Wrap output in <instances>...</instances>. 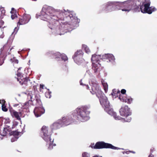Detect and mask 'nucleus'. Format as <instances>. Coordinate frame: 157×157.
Wrapping results in <instances>:
<instances>
[{"mask_svg":"<svg viewBox=\"0 0 157 157\" xmlns=\"http://www.w3.org/2000/svg\"><path fill=\"white\" fill-rule=\"evenodd\" d=\"M80 84H81V85H82V81H80Z\"/></svg>","mask_w":157,"mask_h":157,"instance_id":"58836bf2","label":"nucleus"},{"mask_svg":"<svg viewBox=\"0 0 157 157\" xmlns=\"http://www.w3.org/2000/svg\"><path fill=\"white\" fill-rule=\"evenodd\" d=\"M19 82H20V83H21V81H19Z\"/></svg>","mask_w":157,"mask_h":157,"instance_id":"c03bdc74","label":"nucleus"},{"mask_svg":"<svg viewBox=\"0 0 157 157\" xmlns=\"http://www.w3.org/2000/svg\"><path fill=\"white\" fill-rule=\"evenodd\" d=\"M66 13H67V12H66ZM68 13H66V15H65V16H67V14H68Z\"/></svg>","mask_w":157,"mask_h":157,"instance_id":"ea45409f","label":"nucleus"},{"mask_svg":"<svg viewBox=\"0 0 157 157\" xmlns=\"http://www.w3.org/2000/svg\"><path fill=\"white\" fill-rule=\"evenodd\" d=\"M12 42V39L10 40V39H9L7 43L5 44L3 46V48L6 49H13V47H12L10 48V44Z\"/></svg>","mask_w":157,"mask_h":157,"instance_id":"4468645a","label":"nucleus"},{"mask_svg":"<svg viewBox=\"0 0 157 157\" xmlns=\"http://www.w3.org/2000/svg\"><path fill=\"white\" fill-rule=\"evenodd\" d=\"M41 135L43 139L46 141L50 140V133L48 127L44 126L41 128Z\"/></svg>","mask_w":157,"mask_h":157,"instance_id":"1a4fd4ad","label":"nucleus"},{"mask_svg":"<svg viewBox=\"0 0 157 157\" xmlns=\"http://www.w3.org/2000/svg\"><path fill=\"white\" fill-rule=\"evenodd\" d=\"M58 54L61 57V58L64 61H66L67 60V57L65 54H62L60 55L59 54V53H58Z\"/></svg>","mask_w":157,"mask_h":157,"instance_id":"a211bd4d","label":"nucleus"},{"mask_svg":"<svg viewBox=\"0 0 157 157\" xmlns=\"http://www.w3.org/2000/svg\"><path fill=\"white\" fill-rule=\"evenodd\" d=\"M34 112L35 116L38 117L44 113L45 110L42 107H37L35 108Z\"/></svg>","mask_w":157,"mask_h":157,"instance_id":"9b49d317","label":"nucleus"},{"mask_svg":"<svg viewBox=\"0 0 157 157\" xmlns=\"http://www.w3.org/2000/svg\"><path fill=\"white\" fill-rule=\"evenodd\" d=\"M151 2L150 0H130L122 3L114 2H109L105 6L106 11H111L116 8L118 5L124 6L125 8L122 9V11L129 12L132 10L134 12H140L143 13L151 14L155 10V8L150 7Z\"/></svg>","mask_w":157,"mask_h":157,"instance_id":"f257e3e1","label":"nucleus"},{"mask_svg":"<svg viewBox=\"0 0 157 157\" xmlns=\"http://www.w3.org/2000/svg\"><path fill=\"white\" fill-rule=\"evenodd\" d=\"M101 59V56L96 54L92 55L91 60L92 62L93 69L97 70L100 67V65L99 61Z\"/></svg>","mask_w":157,"mask_h":157,"instance_id":"423d86ee","label":"nucleus"},{"mask_svg":"<svg viewBox=\"0 0 157 157\" xmlns=\"http://www.w3.org/2000/svg\"><path fill=\"white\" fill-rule=\"evenodd\" d=\"M103 148H110L113 149H118L117 147H114L111 144L105 143L103 142H98L96 143L94 149H100Z\"/></svg>","mask_w":157,"mask_h":157,"instance_id":"6e6552de","label":"nucleus"},{"mask_svg":"<svg viewBox=\"0 0 157 157\" xmlns=\"http://www.w3.org/2000/svg\"><path fill=\"white\" fill-rule=\"evenodd\" d=\"M2 110L5 112H6L7 111V109L6 108V106L5 104H2Z\"/></svg>","mask_w":157,"mask_h":157,"instance_id":"412c9836","label":"nucleus"},{"mask_svg":"<svg viewBox=\"0 0 157 157\" xmlns=\"http://www.w3.org/2000/svg\"><path fill=\"white\" fill-rule=\"evenodd\" d=\"M100 101L101 105L105 108L109 106V102L107 101V98L104 95L102 96L100 99Z\"/></svg>","mask_w":157,"mask_h":157,"instance_id":"ddd939ff","label":"nucleus"},{"mask_svg":"<svg viewBox=\"0 0 157 157\" xmlns=\"http://www.w3.org/2000/svg\"><path fill=\"white\" fill-rule=\"evenodd\" d=\"M102 85L104 87V90H105V92H106L108 88V86L107 83L105 82H103Z\"/></svg>","mask_w":157,"mask_h":157,"instance_id":"aec40b11","label":"nucleus"},{"mask_svg":"<svg viewBox=\"0 0 157 157\" xmlns=\"http://www.w3.org/2000/svg\"><path fill=\"white\" fill-rule=\"evenodd\" d=\"M5 101L4 100H0V103L1 104H4Z\"/></svg>","mask_w":157,"mask_h":157,"instance_id":"2f4dec72","label":"nucleus"},{"mask_svg":"<svg viewBox=\"0 0 157 157\" xmlns=\"http://www.w3.org/2000/svg\"><path fill=\"white\" fill-rule=\"evenodd\" d=\"M105 110L111 116H113L116 120H121V117L119 116L116 117V113L113 111V110L112 109H109V106L108 107L105 108Z\"/></svg>","mask_w":157,"mask_h":157,"instance_id":"f8f14e48","label":"nucleus"},{"mask_svg":"<svg viewBox=\"0 0 157 157\" xmlns=\"http://www.w3.org/2000/svg\"><path fill=\"white\" fill-rule=\"evenodd\" d=\"M119 91L117 90L114 89L112 91V92L111 93V94L113 98H116L117 96V94L118 92H119Z\"/></svg>","mask_w":157,"mask_h":157,"instance_id":"dca6fc26","label":"nucleus"},{"mask_svg":"<svg viewBox=\"0 0 157 157\" xmlns=\"http://www.w3.org/2000/svg\"><path fill=\"white\" fill-rule=\"evenodd\" d=\"M13 14H12L11 15V18L12 19H13L17 17V13H14Z\"/></svg>","mask_w":157,"mask_h":157,"instance_id":"b1692460","label":"nucleus"},{"mask_svg":"<svg viewBox=\"0 0 157 157\" xmlns=\"http://www.w3.org/2000/svg\"><path fill=\"white\" fill-rule=\"evenodd\" d=\"M10 12L12 14L14 13H17L16 11L13 8H12L11 11Z\"/></svg>","mask_w":157,"mask_h":157,"instance_id":"393cba45","label":"nucleus"},{"mask_svg":"<svg viewBox=\"0 0 157 157\" xmlns=\"http://www.w3.org/2000/svg\"><path fill=\"white\" fill-rule=\"evenodd\" d=\"M12 114L17 119H20V113H19L18 112L14 111L12 113Z\"/></svg>","mask_w":157,"mask_h":157,"instance_id":"f3484780","label":"nucleus"},{"mask_svg":"<svg viewBox=\"0 0 157 157\" xmlns=\"http://www.w3.org/2000/svg\"><path fill=\"white\" fill-rule=\"evenodd\" d=\"M13 137H12V139H11V141L12 142H14L15 141L17 140L18 138V137L17 136H12Z\"/></svg>","mask_w":157,"mask_h":157,"instance_id":"4be33fe9","label":"nucleus"},{"mask_svg":"<svg viewBox=\"0 0 157 157\" xmlns=\"http://www.w3.org/2000/svg\"><path fill=\"white\" fill-rule=\"evenodd\" d=\"M4 22L1 19V17H0V27L2 25H3Z\"/></svg>","mask_w":157,"mask_h":157,"instance_id":"c85d7f7f","label":"nucleus"},{"mask_svg":"<svg viewBox=\"0 0 157 157\" xmlns=\"http://www.w3.org/2000/svg\"><path fill=\"white\" fill-rule=\"evenodd\" d=\"M18 105H19V107H21V108L25 109L26 108V107L25 105L24 106H23L21 104H19L18 105H15V106H17Z\"/></svg>","mask_w":157,"mask_h":157,"instance_id":"a878e982","label":"nucleus"},{"mask_svg":"<svg viewBox=\"0 0 157 157\" xmlns=\"http://www.w3.org/2000/svg\"><path fill=\"white\" fill-rule=\"evenodd\" d=\"M107 57L109 61L113 62L114 61L115 59L114 56L112 54H108L107 55Z\"/></svg>","mask_w":157,"mask_h":157,"instance_id":"2eb2a0df","label":"nucleus"},{"mask_svg":"<svg viewBox=\"0 0 157 157\" xmlns=\"http://www.w3.org/2000/svg\"><path fill=\"white\" fill-rule=\"evenodd\" d=\"M149 157H154V155L152 154H151L149 156Z\"/></svg>","mask_w":157,"mask_h":157,"instance_id":"72a5a7b5","label":"nucleus"},{"mask_svg":"<svg viewBox=\"0 0 157 157\" xmlns=\"http://www.w3.org/2000/svg\"><path fill=\"white\" fill-rule=\"evenodd\" d=\"M17 75L19 77H20L21 76V74L19 72H18L17 73Z\"/></svg>","mask_w":157,"mask_h":157,"instance_id":"473e14b6","label":"nucleus"},{"mask_svg":"<svg viewBox=\"0 0 157 157\" xmlns=\"http://www.w3.org/2000/svg\"><path fill=\"white\" fill-rule=\"evenodd\" d=\"M95 146L96 144L94 145V143H92L90 145V147H91L92 148L94 149V147H95Z\"/></svg>","mask_w":157,"mask_h":157,"instance_id":"c756f323","label":"nucleus"},{"mask_svg":"<svg viewBox=\"0 0 157 157\" xmlns=\"http://www.w3.org/2000/svg\"><path fill=\"white\" fill-rule=\"evenodd\" d=\"M36 17H37V18H38V17H37V14L36 15Z\"/></svg>","mask_w":157,"mask_h":157,"instance_id":"a19ab883","label":"nucleus"},{"mask_svg":"<svg viewBox=\"0 0 157 157\" xmlns=\"http://www.w3.org/2000/svg\"><path fill=\"white\" fill-rule=\"evenodd\" d=\"M54 10L51 9H48L46 10V12L42 10L41 11L40 14L39 15L40 18L41 20L48 21V26L49 27V22L53 19V16Z\"/></svg>","mask_w":157,"mask_h":157,"instance_id":"20e7f679","label":"nucleus"},{"mask_svg":"<svg viewBox=\"0 0 157 157\" xmlns=\"http://www.w3.org/2000/svg\"><path fill=\"white\" fill-rule=\"evenodd\" d=\"M10 61L13 63V65L15 63H18V60L16 59L14 57L11 59Z\"/></svg>","mask_w":157,"mask_h":157,"instance_id":"6ab92c4d","label":"nucleus"},{"mask_svg":"<svg viewBox=\"0 0 157 157\" xmlns=\"http://www.w3.org/2000/svg\"><path fill=\"white\" fill-rule=\"evenodd\" d=\"M45 96L47 98H50L51 97L50 93H46L45 94Z\"/></svg>","mask_w":157,"mask_h":157,"instance_id":"bb28decb","label":"nucleus"},{"mask_svg":"<svg viewBox=\"0 0 157 157\" xmlns=\"http://www.w3.org/2000/svg\"><path fill=\"white\" fill-rule=\"evenodd\" d=\"M94 157H102L101 156L98 155H95L94 156Z\"/></svg>","mask_w":157,"mask_h":157,"instance_id":"c9c22d12","label":"nucleus"},{"mask_svg":"<svg viewBox=\"0 0 157 157\" xmlns=\"http://www.w3.org/2000/svg\"><path fill=\"white\" fill-rule=\"evenodd\" d=\"M126 90L124 89H122L121 91V93L124 94L126 93Z\"/></svg>","mask_w":157,"mask_h":157,"instance_id":"7c9ffc66","label":"nucleus"},{"mask_svg":"<svg viewBox=\"0 0 157 157\" xmlns=\"http://www.w3.org/2000/svg\"><path fill=\"white\" fill-rule=\"evenodd\" d=\"M76 111L77 113V118L80 121L84 122L89 119L90 117L88 116L90 113L89 112L83 111L82 109L80 108H77Z\"/></svg>","mask_w":157,"mask_h":157,"instance_id":"39448f33","label":"nucleus"},{"mask_svg":"<svg viewBox=\"0 0 157 157\" xmlns=\"http://www.w3.org/2000/svg\"><path fill=\"white\" fill-rule=\"evenodd\" d=\"M31 18V17L30 15L24 14L19 18V21L17 23V26L26 24L28 23Z\"/></svg>","mask_w":157,"mask_h":157,"instance_id":"0eeeda50","label":"nucleus"},{"mask_svg":"<svg viewBox=\"0 0 157 157\" xmlns=\"http://www.w3.org/2000/svg\"><path fill=\"white\" fill-rule=\"evenodd\" d=\"M82 157H89L90 155L86 153V152H84L82 154Z\"/></svg>","mask_w":157,"mask_h":157,"instance_id":"5701e85b","label":"nucleus"},{"mask_svg":"<svg viewBox=\"0 0 157 157\" xmlns=\"http://www.w3.org/2000/svg\"><path fill=\"white\" fill-rule=\"evenodd\" d=\"M88 47L85 44H83L82 46V49H88Z\"/></svg>","mask_w":157,"mask_h":157,"instance_id":"cd10ccee","label":"nucleus"},{"mask_svg":"<svg viewBox=\"0 0 157 157\" xmlns=\"http://www.w3.org/2000/svg\"><path fill=\"white\" fill-rule=\"evenodd\" d=\"M44 86L42 85H40V88H43Z\"/></svg>","mask_w":157,"mask_h":157,"instance_id":"e433bc0d","label":"nucleus"},{"mask_svg":"<svg viewBox=\"0 0 157 157\" xmlns=\"http://www.w3.org/2000/svg\"><path fill=\"white\" fill-rule=\"evenodd\" d=\"M18 81H19V80H20V78H18Z\"/></svg>","mask_w":157,"mask_h":157,"instance_id":"37998d69","label":"nucleus"},{"mask_svg":"<svg viewBox=\"0 0 157 157\" xmlns=\"http://www.w3.org/2000/svg\"><path fill=\"white\" fill-rule=\"evenodd\" d=\"M119 99L122 101L128 104H131L133 101V99L130 96H127L126 95H121L119 97Z\"/></svg>","mask_w":157,"mask_h":157,"instance_id":"9d476101","label":"nucleus"},{"mask_svg":"<svg viewBox=\"0 0 157 157\" xmlns=\"http://www.w3.org/2000/svg\"><path fill=\"white\" fill-rule=\"evenodd\" d=\"M0 37L1 38H3V34H2V35H1Z\"/></svg>","mask_w":157,"mask_h":157,"instance_id":"4c0bfd02","label":"nucleus"},{"mask_svg":"<svg viewBox=\"0 0 157 157\" xmlns=\"http://www.w3.org/2000/svg\"><path fill=\"white\" fill-rule=\"evenodd\" d=\"M56 145L55 144H53V146H55Z\"/></svg>","mask_w":157,"mask_h":157,"instance_id":"79ce46f5","label":"nucleus"},{"mask_svg":"<svg viewBox=\"0 0 157 157\" xmlns=\"http://www.w3.org/2000/svg\"><path fill=\"white\" fill-rule=\"evenodd\" d=\"M120 113L121 116L124 117V118H122L121 120L123 122H129L131 121V118L130 116L132 113L130 108L127 106L122 107L120 110Z\"/></svg>","mask_w":157,"mask_h":157,"instance_id":"7ed1b4c3","label":"nucleus"},{"mask_svg":"<svg viewBox=\"0 0 157 157\" xmlns=\"http://www.w3.org/2000/svg\"><path fill=\"white\" fill-rule=\"evenodd\" d=\"M52 144H50V146H49V147L51 149L52 148Z\"/></svg>","mask_w":157,"mask_h":157,"instance_id":"f704fd0d","label":"nucleus"},{"mask_svg":"<svg viewBox=\"0 0 157 157\" xmlns=\"http://www.w3.org/2000/svg\"><path fill=\"white\" fill-rule=\"evenodd\" d=\"M67 14V16H65V13L61 12L58 13V15L57 13L54 11L53 18H52L53 19L49 22V27L57 31L60 30L61 26L58 21L59 20L64 21L65 22L71 26V28L77 26L80 22V20L71 13H68V14Z\"/></svg>","mask_w":157,"mask_h":157,"instance_id":"f03ea898","label":"nucleus"}]
</instances>
